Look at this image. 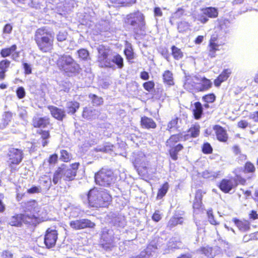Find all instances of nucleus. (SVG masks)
<instances>
[{"mask_svg":"<svg viewBox=\"0 0 258 258\" xmlns=\"http://www.w3.org/2000/svg\"><path fill=\"white\" fill-rule=\"evenodd\" d=\"M34 40L43 52H50L53 48L54 34L45 27L38 29L35 33Z\"/></svg>","mask_w":258,"mask_h":258,"instance_id":"1","label":"nucleus"},{"mask_svg":"<svg viewBox=\"0 0 258 258\" xmlns=\"http://www.w3.org/2000/svg\"><path fill=\"white\" fill-rule=\"evenodd\" d=\"M89 205L94 208L106 207L111 201V197L105 190L93 188L87 195Z\"/></svg>","mask_w":258,"mask_h":258,"instance_id":"2","label":"nucleus"},{"mask_svg":"<svg viewBox=\"0 0 258 258\" xmlns=\"http://www.w3.org/2000/svg\"><path fill=\"white\" fill-rule=\"evenodd\" d=\"M79 165V163H75L69 166L63 164L58 167L53 175L52 181L54 184H57L61 178L68 181L73 180L76 175Z\"/></svg>","mask_w":258,"mask_h":258,"instance_id":"3","label":"nucleus"},{"mask_svg":"<svg viewBox=\"0 0 258 258\" xmlns=\"http://www.w3.org/2000/svg\"><path fill=\"white\" fill-rule=\"evenodd\" d=\"M56 63L58 69L65 73H74L80 68L79 64L70 55H58Z\"/></svg>","mask_w":258,"mask_h":258,"instance_id":"4","label":"nucleus"},{"mask_svg":"<svg viewBox=\"0 0 258 258\" xmlns=\"http://www.w3.org/2000/svg\"><path fill=\"white\" fill-rule=\"evenodd\" d=\"M96 184L101 186H109L114 182L115 178L111 170L102 168L95 175Z\"/></svg>","mask_w":258,"mask_h":258,"instance_id":"5","label":"nucleus"},{"mask_svg":"<svg viewBox=\"0 0 258 258\" xmlns=\"http://www.w3.org/2000/svg\"><path fill=\"white\" fill-rule=\"evenodd\" d=\"M118 240L117 237H114L113 236L112 231L105 229L103 231L101 236V245L105 250H111L115 246Z\"/></svg>","mask_w":258,"mask_h":258,"instance_id":"6","label":"nucleus"},{"mask_svg":"<svg viewBox=\"0 0 258 258\" xmlns=\"http://www.w3.org/2000/svg\"><path fill=\"white\" fill-rule=\"evenodd\" d=\"M125 22L127 24L133 27H139L141 29L145 25L144 16L142 13L139 11L127 15Z\"/></svg>","mask_w":258,"mask_h":258,"instance_id":"7","label":"nucleus"},{"mask_svg":"<svg viewBox=\"0 0 258 258\" xmlns=\"http://www.w3.org/2000/svg\"><path fill=\"white\" fill-rule=\"evenodd\" d=\"M23 152L22 150L16 149H10L8 153V162L10 166L13 168V165L19 164L22 160Z\"/></svg>","mask_w":258,"mask_h":258,"instance_id":"8","label":"nucleus"},{"mask_svg":"<svg viewBox=\"0 0 258 258\" xmlns=\"http://www.w3.org/2000/svg\"><path fill=\"white\" fill-rule=\"evenodd\" d=\"M200 77L197 76H186L183 87L190 92H198Z\"/></svg>","mask_w":258,"mask_h":258,"instance_id":"9","label":"nucleus"},{"mask_svg":"<svg viewBox=\"0 0 258 258\" xmlns=\"http://www.w3.org/2000/svg\"><path fill=\"white\" fill-rule=\"evenodd\" d=\"M98 59L102 67L112 68L113 64L108 58L109 50L103 45H99L97 48Z\"/></svg>","mask_w":258,"mask_h":258,"instance_id":"10","label":"nucleus"},{"mask_svg":"<svg viewBox=\"0 0 258 258\" xmlns=\"http://www.w3.org/2000/svg\"><path fill=\"white\" fill-rule=\"evenodd\" d=\"M224 44V42L220 41L217 35H213L208 45L209 56L211 57H215L216 51L220 50V47Z\"/></svg>","mask_w":258,"mask_h":258,"instance_id":"11","label":"nucleus"},{"mask_svg":"<svg viewBox=\"0 0 258 258\" xmlns=\"http://www.w3.org/2000/svg\"><path fill=\"white\" fill-rule=\"evenodd\" d=\"M134 165L139 174L144 175L147 172V167L148 163L144 154L141 153L136 158Z\"/></svg>","mask_w":258,"mask_h":258,"instance_id":"12","label":"nucleus"},{"mask_svg":"<svg viewBox=\"0 0 258 258\" xmlns=\"http://www.w3.org/2000/svg\"><path fill=\"white\" fill-rule=\"evenodd\" d=\"M70 226L74 230H80L86 228H93L95 223L87 219H81L70 221Z\"/></svg>","mask_w":258,"mask_h":258,"instance_id":"13","label":"nucleus"},{"mask_svg":"<svg viewBox=\"0 0 258 258\" xmlns=\"http://www.w3.org/2000/svg\"><path fill=\"white\" fill-rule=\"evenodd\" d=\"M57 232L55 230L48 228L45 235L44 243L47 248H51L55 245L57 239Z\"/></svg>","mask_w":258,"mask_h":258,"instance_id":"14","label":"nucleus"},{"mask_svg":"<svg viewBox=\"0 0 258 258\" xmlns=\"http://www.w3.org/2000/svg\"><path fill=\"white\" fill-rule=\"evenodd\" d=\"M188 134H179L172 135L166 142V145L170 148L175 147V144L180 141L188 140Z\"/></svg>","mask_w":258,"mask_h":258,"instance_id":"15","label":"nucleus"},{"mask_svg":"<svg viewBox=\"0 0 258 258\" xmlns=\"http://www.w3.org/2000/svg\"><path fill=\"white\" fill-rule=\"evenodd\" d=\"M237 185L236 180L234 179H223L220 184V189L224 192H229Z\"/></svg>","mask_w":258,"mask_h":258,"instance_id":"16","label":"nucleus"},{"mask_svg":"<svg viewBox=\"0 0 258 258\" xmlns=\"http://www.w3.org/2000/svg\"><path fill=\"white\" fill-rule=\"evenodd\" d=\"M26 209L27 211L31 212L33 214L36 215L37 218L42 215L41 207L35 201L28 202L26 206Z\"/></svg>","mask_w":258,"mask_h":258,"instance_id":"17","label":"nucleus"},{"mask_svg":"<svg viewBox=\"0 0 258 258\" xmlns=\"http://www.w3.org/2000/svg\"><path fill=\"white\" fill-rule=\"evenodd\" d=\"M100 115V111L92 108L85 107L84 109L82 116L87 119H95Z\"/></svg>","mask_w":258,"mask_h":258,"instance_id":"18","label":"nucleus"},{"mask_svg":"<svg viewBox=\"0 0 258 258\" xmlns=\"http://www.w3.org/2000/svg\"><path fill=\"white\" fill-rule=\"evenodd\" d=\"M215 131L217 139L221 142H226L228 139L226 131L221 126L216 125L213 127Z\"/></svg>","mask_w":258,"mask_h":258,"instance_id":"19","label":"nucleus"},{"mask_svg":"<svg viewBox=\"0 0 258 258\" xmlns=\"http://www.w3.org/2000/svg\"><path fill=\"white\" fill-rule=\"evenodd\" d=\"M48 108L52 116L59 120H62L66 115L63 110L58 108L56 107L51 106H49Z\"/></svg>","mask_w":258,"mask_h":258,"instance_id":"20","label":"nucleus"},{"mask_svg":"<svg viewBox=\"0 0 258 258\" xmlns=\"http://www.w3.org/2000/svg\"><path fill=\"white\" fill-rule=\"evenodd\" d=\"M49 123V118L47 117H35L33 120V125L35 127H45Z\"/></svg>","mask_w":258,"mask_h":258,"instance_id":"21","label":"nucleus"},{"mask_svg":"<svg viewBox=\"0 0 258 258\" xmlns=\"http://www.w3.org/2000/svg\"><path fill=\"white\" fill-rule=\"evenodd\" d=\"M212 86V82L209 79L204 77H200L198 92H203L208 90Z\"/></svg>","mask_w":258,"mask_h":258,"instance_id":"22","label":"nucleus"},{"mask_svg":"<svg viewBox=\"0 0 258 258\" xmlns=\"http://www.w3.org/2000/svg\"><path fill=\"white\" fill-rule=\"evenodd\" d=\"M231 71L229 69H226L223 71L218 77L215 80V85L217 87L220 86L223 82L226 81L228 79L229 75L231 74Z\"/></svg>","mask_w":258,"mask_h":258,"instance_id":"23","label":"nucleus"},{"mask_svg":"<svg viewBox=\"0 0 258 258\" xmlns=\"http://www.w3.org/2000/svg\"><path fill=\"white\" fill-rule=\"evenodd\" d=\"M162 78L164 84L169 86L174 85L173 73L171 71L169 70L164 71L162 75Z\"/></svg>","mask_w":258,"mask_h":258,"instance_id":"24","label":"nucleus"},{"mask_svg":"<svg viewBox=\"0 0 258 258\" xmlns=\"http://www.w3.org/2000/svg\"><path fill=\"white\" fill-rule=\"evenodd\" d=\"M22 214H17L11 217L9 223L12 226L20 227L23 223Z\"/></svg>","mask_w":258,"mask_h":258,"instance_id":"25","label":"nucleus"},{"mask_svg":"<svg viewBox=\"0 0 258 258\" xmlns=\"http://www.w3.org/2000/svg\"><path fill=\"white\" fill-rule=\"evenodd\" d=\"M80 107V104L77 101H70L67 103L66 108L68 113L74 114Z\"/></svg>","mask_w":258,"mask_h":258,"instance_id":"26","label":"nucleus"},{"mask_svg":"<svg viewBox=\"0 0 258 258\" xmlns=\"http://www.w3.org/2000/svg\"><path fill=\"white\" fill-rule=\"evenodd\" d=\"M141 125L143 127L147 128H155L156 123L151 118L147 117H143L141 118Z\"/></svg>","mask_w":258,"mask_h":258,"instance_id":"27","label":"nucleus"},{"mask_svg":"<svg viewBox=\"0 0 258 258\" xmlns=\"http://www.w3.org/2000/svg\"><path fill=\"white\" fill-rule=\"evenodd\" d=\"M234 222L236 226L241 231H247L250 228V223L248 221L235 220Z\"/></svg>","mask_w":258,"mask_h":258,"instance_id":"28","label":"nucleus"},{"mask_svg":"<svg viewBox=\"0 0 258 258\" xmlns=\"http://www.w3.org/2000/svg\"><path fill=\"white\" fill-rule=\"evenodd\" d=\"M203 14L210 18H215L218 17V11L213 7H209L203 10Z\"/></svg>","mask_w":258,"mask_h":258,"instance_id":"29","label":"nucleus"},{"mask_svg":"<svg viewBox=\"0 0 258 258\" xmlns=\"http://www.w3.org/2000/svg\"><path fill=\"white\" fill-rule=\"evenodd\" d=\"M183 149V146L181 144H178L175 147H171V149L169 150V154L171 158L173 160H176L178 158L177 154L178 153L181 151Z\"/></svg>","mask_w":258,"mask_h":258,"instance_id":"30","label":"nucleus"},{"mask_svg":"<svg viewBox=\"0 0 258 258\" xmlns=\"http://www.w3.org/2000/svg\"><path fill=\"white\" fill-rule=\"evenodd\" d=\"M23 215V223L25 224H34L37 220V217L34 214L29 215L27 214H22Z\"/></svg>","mask_w":258,"mask_h":258,"instance_id":"31","label":"nucleus"},{"mask_svg":"<svg viewBox=\"0 0 258 258\" xmlns=\"http://www.w3.org/2000/svg\"><path fill=\"white\" fill-rule=\"evenodd\" d=\"M17 48L16 45L14 44L10 47L3 48L1 51V55L3 57L9 56L16 51Z\"/></svg>","mask_w":258,"mask_h":258,"instance_id":"32","label":"nucleus"},{"mask_svg":"<svg viewBox=\"0 0 258 258\" xmlns=\"http://www.w3.org/2000/svg\"><path fill=\"white\" fill-rule=\"evenodd\" d=\"M110 61L113 64V67H114V63L116 64L119 69H121L123 67V59L118 54H114Z\"/></svg>","mask_w":258,"mask_h":258,"instance_id":"33","label":"nucleus"},{"mask_svg":"<svg viewBox=\"0 0 258 258\" xmlns=\"http://www.w3.org/2000/svg\"><path fill=\"white\" fill-rule=\"evenodd\" d=\"M202 192L198 190L196 192L195 199L193 203V208L194 209H199L202 205Z\"/></svg>","mask_w":258,"mask_h":258,"instance_id":"34","label":"nucleus"},{"mask_svg":"<svg viewBox=\"0 0 258 258\" xmlns=\"http://www.w3.org/2000/svg\"><path fill=\"white\" fill-rule=\"evenodd\" d=\"M181 246V242L177 241L175 238H171L168 243V250L166 252H169L170 250L174 248H178Z\"/></svg>","mask_w":258,"mask_h":258,"instance_id":"35","label":"nucleus"},{"mask_svg":"<svg viewBox=\"0 0 258 258\" xmlns=\"http://www.w3.org/2000/svg\"><path fill=\"white\" fill-rule=\"evenodd\" d=\"M195 108L193 109L194 115L196 119H199L203 113V107L201 103L197 102L195 103Z\"/></svg>","mask_w":258,"mask_h":258,"instance_id":"36","label":"nucleus"},{"mask_svg":"<svg viewBox=\"0 0 258 258\" xmlns=\"http://www.w3.org/2000/svg\"><path fill=\"white\" fill-rule=\"evenodd\" d=\"M16 4H21L25 5V7L29 8L36 7L35 3L32 0H12Z\"/></svg>","mask_w":258,"mask_h":258,"instance_id":"37","label":"nucleus"},{"mask_svg":"<svg viewBox=\"0 0 258 258\" xmlns=\"http://www.w3.org/2000/svg\"><path fill=\"white\" fill-rule=\"evenodd\" d=\"M171 49L172 54L174 59L178 60L181 59L183 57V53L181 51L180 49L177 48L175 46H173L171 47Z\"/></svg>","mask_w":258,"mask_h":258,"instance_id":"38","label":"nucleus"},{"mask_svg":"<svg viewBox=\"0 0 258 258\" xmlns=\"http://www.w3.org/2000/svg\"><path fill=\"white\" fill-rule=\"evenodd\" d=\"M188 133V134L189 135L188 139L190 137H192V138L197 137L199 136V133H200V126L197 125H194V126L191 127L189 129Z\"/></svg>","mask_w":258,"mask_h":258,"instance_id":"39","label":"nucleus"},{"mask_svg":"<svg viewBox=\"0 0 258 258\" xmlns=\"http://www.w3.org/2000/svg\"><path fill=\"white\" fill-rule=\"evenodd\" d=\"M183 221V218L182 217H172L169 221L168 226L170 228H172L178 224H182Z\"/></svg>","mask_w":258,"mask_h":258,"instance_id":"40","label":"nucleus"},{"mask_svg":"<svg viewBox=\"0 0 258 258\" xmlns=\"http://www.w3.org/2000/svg\"><path fill=\"white\" fill-rule=\"evenodd\" d=\"M114 146L109 143H106L103 147H97L96 150L98 152H103L105 153H109L110 151H113Z\"/></svg>","mask_w":258,"mask_h":258,"instance_id":"41","label":"nucleus"},{"mask_svg":"<svg viewBox=\"0 0 258 258\" xmlns=\"http://www.w3.org/2000/svg\"><path fill=\"white\" fill-rule=\"evenodd\" d=\"M112 3L116 5V6H126L128 5L135 3V0H110Z\"/></svg>","mask_w":258,"mask_h":258,"instance_id":"42","label":"nucleus"},{"mask_svg":"<svg viewBox=\"0 0 258 258\" xmlns=\"http://www.w3.org/2000/svg\"><path fill=\"white\" fill-rule=\"evenodd\" d=\"M220 173V171L214 172L212 170H207L203 172V176L205 178L217 177Z\"/></svg>","mask_w":258,"mask_h":258,"instance_id":"43","label":"nucleus"},{"mask_svg":"<svg viewBox=\"0 0 258 258\" xmlns=\"http://www.w3.org/2000/svg\"><path fill=\"white\" fill-rule=\"evenodd\" d=\"M169 184L167 182H165L162 185V187L159 189L157 194V198L159 199H161L163 197H164L167 192Z\"/></svg>","mask_w":258,"mask_h":258,"instance_id":"44","label":"nucleus"},{"mask_svg":"<svg viewBox=\"0 0 258 258\" xmlns=\"http://www.w3.org/2000/svg\"><path fill=\"white\" fill-rule=\"evenodd\" d=\"M89 97L92 100L93 105L99 106L103 102V99L101 97H99L94 94H90Z\"/></svg>","mask_w":258,"mask_h":258,"instance_id":"45","label":"nucleus"},{"mask_svg":"<svg viewBox=\"0 0 258 258\" xmlns=\"http://www.w3.org/2000/svg\"><path fill=\"white\" fill-rule=\"evenodd\" d=\"M39 134L41 135V138L42 139V146L45 147L48 143L46 139H48L50 137L49 133L48 131H41Z\"/></svg>","mask_w":258,"mask_h":258,"instance_id":"46","label":"nucleus"},{"mask_svg":"<svg viewBox=\"0 0 258 258\" xmlns=\"http://www.w3.org/2000/svg\"><path fill=\"white\" fill-rule=\"evenodd\" d=\"M11 62L8 59H4L0 62V69L5 72L7 71L8 68L10 65Z\"/></svg>","mask_w":258,"mask_h":258,"instance_id":"47","label":"nucleus"},{"mask_svg":"<svg viewBox=\"0 0 258 258\" xmlns=\"http://www.w3.org/2000/svg\"><path fill=\"white\" fill-rule=\"evenodd\" d=\"M177 118H175L172 120H171L167 125V130H168L170 132H171L172 130L176 129V125L177 124Z\"/></svg>","mask_w":258,"mask_h":258,"instance_id":"48","label":"nucleus"},{"mask_svg":"<svg viewBox=\"0 0 258 258\" xmlns=\"http://www.w3.org/2000/svg\"><path fill=\"white\" fill-rule=\"evenodd\" d=\"M155 84L153 81H148L143 84L144 88L148 92H151L154 88Z\"/></svg>","mask_w":258,"mask_h":258,"instance_id":"49","label":"nucleus"},{"mask_svg":"<svg viewBox=\"0 0 258 258\" xmlns=\"http://www.w3.org/2000/svg\"><path fill=\"white\" fill-rule=\"evenodd\" d=\"M60 159L64 162H68L71 159V155L66 150H62L60 152Z\"/></svg>","mask_w":258,"mask_h":258,"instance_id":"50","label":"nucleus"},{"mask_svg":"<svg viewBox=\"0 0 258 258\" xmlns=\"http://www.w3.org/2000/svg\"><path fill=\"white\" fill-rule=\"evenodd\" d=\"M215 96L214 94H209L203 97V100L207 103H212L215 100Z\"/></svg>","mask_w":258,"mask_h":258,"instance_id":"51","label":"nucleus"},{"mask_svg":"<svg viewBox=\"0 0 258 258\" xmlns=\"http://www.w3.org/2000/svg\"><path fill=\"white\" fill-rule=\"evenodd\" d=\"M79 56L83 59H85L89 56V52L85 49H81L78 51Z\"/></svg>","mask_w":258,"mask_h":258,"instance_id":"52","label":"nucleus"},{"mask_svg":"<svg viewBox=\"0 0 258 258\" xmlns=\"http://www.w3.org/2000/svg\"><path fill=\"white\" fill-rule=\"evenodd\" d=\"M189 25L185 22H181L178 25V29L179 32H183L189 28Z\"/></svg>","mask_w":258,"mask_h":258,"instance_id":"53","label":"nucleus"},{"mask_svg":"<svg viewBox=\"0 0 258 258\" xmlns=\"http://www.w3.org/2000/svg\"><path fill=\"white\" fill-rule=\"evenodd\" d=\"M127 59H132L134 58V53L131 47L126 48L124 51Z\"/></svg>","mask_w":258,"mask_h":258,"instance_id":"54","label":"nucleus"},{"mask_svg":"<svg viewBox=\"0 0 258 258\" xmlns=\"http://www.w3.org/2000/svg\"><path fill=\"white\" fill-rule=\"evenodd\" d=\"M209 221L211 224L213 225H217L219 223L214 219V216L211 210H209L207 212Z\"/></svg>","mask_w":258,"mask_h":258,"instance_id":"55","label":"nucleus"},{"mask_svg":"<svg viewBox=\"0 0 258 258\" xmlns=\"http://www.w3.org/2000/svg\"><path fill=\"white\" fill-rule=\"evenodd\" d=\"M202 150L205 154H210L212 153V148L210 144L207 143L204 144Z\"/></svg>","mask_w":258,"mask_h":258,"instance_id":"56","label":"nucleus"},{"mask_svg":"<svg viewBox=\"0 0 258 258\" xmlns=\"http://www.w3.org/2000/svg\"><path fill=\"white\" fill-rule=\"evenodd\" d=\"M67 33L66 32H59L57 35V40L58 41H63L67 38Z\"/></svg>","mask_w":258,"mask_h":258,"instance_id":"57","label":"nucleus"},{"mask_svg":"<svg viewBox=\"0 0 258 258\" xmlns=\"http://www.w3.org/2000/svg\"><path fill=\"white\" fill-rule=\"evenodd\" d=\"M245 169L248 172H253L255 170V167L251 163L247 162L245 165Z\"/></svg>","mask_w":258,"mask_h":258,"instance_id":"58","label":"nucleus"},{"mask_svg":"<svg viewBox=\"0 0 258 258\" xmlns=\"http://www.w3.org/2000/svg\"><path fill=\"white\" fill-rule=\"evenodd\" d=\"M17 95L20 99H22L25 96V91L23 87H19L17 90Z\"/></svg>","mask_w":258,"mask_h":258,"instance_id":"59","label":"nucleus"},{"mask_svg":"<svg viewBox=\"0 0 258 258\" xmlns=\"http://www.w3.org/2000/svg\"><path fill=\"white\" fill-rule=\"evenodd\" d=\"M201 251L202 253L207 256H209L211 254L212 248L210 247L201 248Z\"/></svg>","mask_w":258,"mask_h":258,"instance_id":"60","label":"nucleus"},{"mask_svg":"<svg viewBox=\"0 0 258 258\" xmlns=\"http://www.w3.org/2000/svg\"><path fill=\"white\" fill-rule=\"evenodd\" d=\"M23 68L25 70V73L26 74H30L32 73L31 67V65L27 63H24L23 64Z\"/></svg>","mask_w":258,"mask_h":258,"instance_id":"61","label":"nucleus"},{"mask_svg":"<svg viewBox=\"0 0 258 258\" xmlns=\"http://www.w3.org/2000/svg\"><path fill=\"white\" fill-rule=\"evenodd\" d=\"M196 19L203 24L206 23L208 21V19L205 16V15H204V14H203L202 15H199Z\"/></svg>","mask_w":258,"mask_h":258,"instance_id":"62","label":"nucleus"},{"mask_svg":"<svg viewBox=\"0 0 258 258\" xmlns=\"http://www.w3.org/2000/svg\"><path fill=\"white\" fill-rule=\"evenodd\" d=\"M248 125V123L247 121L242 120L238 122L237 126L242 128H245Z\"/></svg>","mask_w":258,"mask_h":258,"instance_id":"63","label":"nucleus"},{"mask_svg":"<svg viewBox=\"0 0 258 258\" xmlns=\"http://www.w3.org/2000/svg\"><path fill=\"white\" fill-rule=\"evenodd\" d=\"M13 254L9 250H5L2 253V257L3 258H13Z\"/></svg>","mask_w":258,"mask_h":258,"instance_id":"64","label":"nucleus"}]
</instances>
